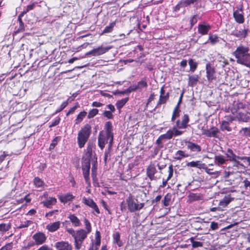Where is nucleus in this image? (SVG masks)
Listing matches in <instances>:
<instances>
[{"mask_svg":"<svg viewBox=\"0 0 250 250\" xmlns=\"http://www.w3.org/2000/svg\"><path fill=\"white\" fill-rule=\"evenodd\" d=\"M210 29L211 25L210 24L204 22L198 25V32L201 35H207Z\"/></svg>","mask_w":250,"mask_h":250,"instance_id":"obj_15","label":"nucleus"},{"mask_svg":"<svg viewBox=\"0 0 250 250\" xmlns=\"http://www.w3.org/2000/svg\"><path fill=\"white\" fill-rule=\"evenodd\" d=\"M31 221H26V222H24L23 223H22L20 225V226L19 227L20 229L28 227L31 223Z\"/></svg>","mask_w":250,"mask_h":250,"instance_id":"obj_61","label":"nucleus"},{"mask_svg":"<svg viewBox=\"0 0 250 250\" xmlns=\"http://www.w3.org/2000/svg\"><path fill=\"white\" fill-rule=\"evenodd\" d=\"M199 80L198 75H193L189 77L188 85L190 86H193L196 84Z\"/></svg>","mask_w":250,"mask_h":250,"instance_id":"obj_36","label":"nucleus"},{"mask_svg":"<svg viewBox=\"0 0 250 250\" xmlns=\"http://www.w3.org/2000/svg\"><path fill=\"white\" fill-rule=\"evenodd\" d=\"M112 48V46H108L106 47L99 46L97 48H94L92 50L87 52L86 53V55H92L93 56H100L105 53Z\"/></svg>","mask_w":250,"mask_h":250,"instance_id":"obj_10","label":"nucleus"},{"mask_svg":"<svg viewBox=\"0 0 250 250\" xmlns=\"http://www.w3.org/2000/svg\"><path fill=\"white\" fill-rule=\"evenodd\" d=\"M231 162L233 163V167H237L238 169L243 168L244 167V165L239 161L238 159H235V161H232Z\"/></svg>","mask_w":250,"mask_h":250,"instance_id":"obj_52","label":"nucleus"},{"mask_svg":"<svg viewBox=\"0 0 250 250\" xmlns=\"http://www.w3.org/2000/svg\"><path fill=\"white\" fill-rule=\"evenodd\" d=\"M90 168V163L89 159H85L82 162V170L83 174L85 183L86 184L90 185V181L89 178V171Z\"/></svg>","mask_w":250,"mask_h":250,"instance_id":"obj_7","label":"nucleus"},{"mask_svg":"<svg viewBox=\"0 0 250 250\" xmlns=\"http://www.w3.org/2000/svg\"><path fill=\"white\" fill-rule=\"evenodd\" d=\"M57 250H72V246L67 241H61L55 244Z\"/></svg>","mask_w":250,"mask_h":250,"instance_id":"obj_14","label":"nucleus"},{"mask_svg":"<svg viewBox=\"0 0 250 250\" xmlns=\"http://www.w3.org/2000/svg\"><path fill=\"white\" fill-rule=\"evenodd\" d=\"M68 104V101H66L63 102L60 106L58 107L56 110L55 111V113L53 114H57L58 113H59L61 111H62Z\"/></svg>","mask_w":250,"mask_h":250,"instance_id":"obj_50","label":"nucleus"},{"mask_svg":"<svg viewBox=\"0 0 250 250\" xmlns=\"http://www.w3.org/2000/svg\"><path fill=\"white\" fill-rule=\"evenodd\" d=\"M33 183L34 186L37 188H43L45 185L44 182L38 177L34 179Z\"/></svg>","mask_w":250,"mask_h":250,"instance_id":"obj_33","label":"nucleus"},{"mask_svg":"<svg viewBox=\"0 0 250 250\" xmlns=\"http://www.w3.org/2000/svg\"><path fill=\"white\" fill-rule=\"evenodd\" d=\"M57 202V199L54 197H49L48 199L42 202L44 206L47 208H50L52 205H55Z\"/></svg>","mask_w":250,"mask_h":250,"instance_id":"obj_31","label":"nucleus"},{"mask_svg":"<svg viewBox=\"0 0 250 250\" xmlns=\"http://www.w3.org/2000/svg\"><path fill=\"white\" fill-rule=\"evenodd\" d=\"M180 107L178 106V105H176L172 113V115L171 117L172 122H174V120L180 116Z\"/></svg>","mask_w":250,"mask_h":250,"instance_id":"obj_38","label":"nucleus"},{"mask_svg":"<svg viewBox=\"0 0 250 250\" xmlns=\"http://www.w3.org/2000/svg\"><path fill=\"white\" fill-rule=\"evenodd\" d=\"M233 16L236 22L243 23L244 22L245 18L242 7L238 8L237 9L234 11Z\"/></svg>","mask_w":250,"mask_h":250,"instance_id":"obj_12","label":"nucleus"},{"mask_svg":"<svg viewBox=\"0 0 250 250\" xmlns=\"http://www.w3.org/2000/svg\"><path fill=\"white\" fill-rule=\"evenodd\" d=\"M137 90H142L144 88L147 87V83L146 78H143L141 80L137 83L136 85H134Z\"/></svg>","mask_w":250,"mask_h":250,"instance_id":"obj_29","label":"nucleus"},{"mask_svg":"<svg viewBox=\"0 0 250 250\" xmlns=\"http://www.w3.org/2000/svg\"><path fill=\"white\" fill-rule=\"evenodd\" d=\"M103 115L109 119H111L113 117L112 112L110 111H104L103 113Z\"/></svg>","mask_w":250,"mask_h":250,"instance_id":"obj_59","label":"nucleus"},{"mask_svg":"<svg viewBox=\"0 0 250 250\" xmlns=\"http://www.w3.org/2000/svg\"><path fill=\"white\" fill-rule=\"evenodd\" d=\"M210 228L213 230L217 229H218V223L215 222H212L210 224Z\"/></svg>","mask_w":250,"mask_h":250,"instance_id":"obj_63","label":"nucleus"},{"mask_svg":"<svg viewBox=\"0 0 250 250\" xmlns=\"http://www.w3.org/2000/svg\"><path fill=\"white\" fill-rule=\"evenodd\" d=\"M248 46L240 45L233 52V55L236 59V62L247 67L250 68V53Z\"/></svg>","mask_w":250,"mask_h":250,"instance_id":"obj_1","label":"nucleus"},{"mask_svg":"<svg viewBox=\"0 0 250 250\" xmlns=\"http://www.w3.org/2000/svg\"><path fill=\"white\" fill-rule=\"evenodd\" d=\"M110 137L104 134V131L99 133L98 138V146L101 149H103L106 143H108V149L110 150L112 146L113 139L111 140Z\"/></svg>","mask_w":250,"mask_h":250,"instance_id":"obj_6","label":"nucleus"},{"mask_svg":"<svg viewBox=\"0 0 250 250\" xmlns=\"http://www.w3.org/2000/svg\"><path fill=\"white\" fill-rule=\"evenodd\" d=\"M128 99L127 98L122 99L121 100L118 101L116 104V107L118 109H120L128 101Z\"/></svg>","mask_w":250,"mask_h":250,"instance_id":"obj_44","label":"nucleus"},{"mask_svg":"<svg viewBox=\"0 0 250 250\" xmlns=\"http://www.w3.org/2000/svg\"><path fill=\"white\" fill-rule=\"evenodd\" d=\"M34 244L37 246L42 245L45 243L47 240L46 234L42 231L35 233L32 236Z\"/></svg>","mask_w":250,"mask_h":250,"instance_id":"obj_8","label":"nucleus"},{"mask_svg":"<svg viewBox=\"0 0 250 250\" xmlns=\"http://www.w3.org/2000/svg\"><path fill=\"white\" fill-rule=\"evenodd\" d=\"M188 63L190 66V70L194 72L197 68L198 63L192 59L189 60Z\"/></svg>","mask_w":250,"mask_h":250,"instance_id":"obj_43","label":"nucleus"},{"mask_svg":"<svg viewBox=\"0 0 250 250\" xmlns=\"http://www.w3.org/2000/svg\"><path fill=\"white\" fill-rule=\"evenodd\" d=\"M60 121L61 119L60 117H56L54 121L50 123L49 127L51 128L55 126H56L60 123Z\"/></svg>","mask_w":250,"mask_h":250,"instance_id":"obj_55","label":"nucleus"},{"mask_svg":"<svg viewBox=\"0 0 250 250\" xmlns=\"http://www.w3.org/2000/svg\"><path fill=\"white\" fill-rule=\"evenodd\" d=\"M13 247V244L10 242L6 244L4 246L2 247L0 250H12Z\"/></svg>","mask_w":250,"mask_h":250,"instance_id":"obj_53","label":"nucleus"},{"mask_svg":"<svg viewBox=\"0 0 250 250\" xmlns=\"http://www.w3.org/2000/svg\"><path fill=\"white\" fill-rule=\"evenodd\" d=\"M239 133L246 137H250V127L242 128Z\"/></svg>","mask_w":250,"mask_h":250,"instance_id":"obj_41","label":"nucleus"},{"mask_svg":"<svg viewBox=\"0 0 250 250\" xmlns=\"http://www.w3.org/2000/svg\"><path fill=\"white\" fill-rule=\"evenodd\" d=\"M37 250H52L51 248H50L48 246L46 245H43L40 247Z\"/></svg>","mask_w":250,"mask_h":250,"instance_id":"obj_64","label":"nucleus"},{"mask_svg":"<svg viewBox=\"0 0 250 250\" xmlns=\"http://www.w3.org/2000/svg\"><path fill=\"white\" fill-rule=\"evenodd\" d=\"M11 226L10 223L0 224V232L3 233L8 231L11 228Z\"/></svg>","mask_w":250,"mask_h":250,"instance_id":"obj_34","label":"nucleus"},{"mask_svg":"<svg viewBox=\"0 0 250 250\" xmlns=\"http://www.w3.org/2000/svg\"><path fill=\"white\" fill-rule=\"evenodd\" d=\"M104 130L105 131H104V134H105L106 135L109 137H110L111 138V140L113 139V134L112 133L113 126L112 123L108 121L105 123L104 125Z\"/></svg>","mask_w":250,"mask_h":250,"instance_id":"obj_19","label":"nucleus"},{"mask_svg":"<svg viewBox=\"0 0 250 250\" xmlns=\"http://www.w3.org/2000/svg\"><path fill=\"white\" fill-rule=\"evenodd\" d=\"M98 113V110L96 108H93L89 111L88 114L87 118L91 119L95 116Z\"/></svg>","mask_w":250,"mask_h":250,"instance_id":"obj_51","label":"nucleus"},{"mask_svg":"<svg viewBox=\"0 0 250 250\" xmlns=\"http://www.w3.org/2000/svg\"><path fill=\"white\" fill-rule=\"evenodd\" d=\"M68 218L70 220L72 225L75 227L81 226V223L79 219L74 214H70Z\"/></svg>","mask_w":250,"mask_h":250,"instance_id":"obj_28","label":"nucleus"},{"mask_svg":"<svg viewBox=\"0 0 250 250\" xmlns=\"http://www.w3.org/2000/svg\"><path fill=\"white\" fill-rule=\"evenodd\" d=\"M35 5H36V4L35 3H33L31 4L27 5L26 10L25 11H24L23 13H26L28 12V11L33 9L35 6Z\"/></svg>","mask_w":250,"mask_h":250,"instance_id":"obj_62","label":"nucleus"},{"mask_svg":"<svg viewBox=\"0 0 250 250\" xmlns=\"http://www.w3.org/2000/svg\"><path fill=\"white\" fill-rule=\"evenodd\" d=\"M188 201L189 202H192L196 201L203 200V196L201 193H190L188 196Z\"/></svg>","mask_w":250,"mask_h":250,"instance_id":"obj_21","label":"nucleus"},{"mask_svg":"<svg viewBox=\"0 0 250 250\" xmlns=\"http://www.w3.org/2000/svg\"><path fill=\"white\" fill-rule=\"evenodd\" d=\"M220 129L222 131H231V128L229 126V123L227 121H223L220 125Z\"/></svg>","mask_w":250,"mask_h":250,"instance_id":"obj_37","label":"nucleus"},{"mask_svg":"<svg viewBox=\"0 0 250 250\" xmlns=\"http://www.w3.org/2000/svg\"><path fill=\"white\" fill-rule=\"evenodd\" d=\"M127 208L130 212H134L141 210L145 206V203H140L137 199H135L132 196H129L125 200Z\"/></svg>","mask_w":250,"mask_h":250,"instance_id":"obj_4","label":"nucleus"},{"mask_svg":"<svg viewBox=\"0 0 250 250\" xmlns=\"http://www.w3.org/2000/svg\"><path fill=\"white\" fill-rule=\"evenodd\" d=\"M88 234V233L83 229H81L77 231V233L74 237V245L76 250H80L81 248L83 242L87 237Z\"/></svg>","mask_w":250,"mask_h":250,"instance_id":"obj_5","label":"nucleus"},{"mask_svg":"<svg viewBox=\"0 0 250 250\" xmlns=\"http://www.w3.org/2000/svg\"><path fill=\"white\" fill-rule=\"evenodd\" d=\"M186 145L187 146V148L188 149H189L191 152H199L201 151V147L199 145L192 142H186Z\"/></svg>","mask_w":250,"mask_h":250,"instance_id":"obj_18","label":"nucleus"},{"mask_svg":"<svg viewBox=\"0 0 250 250\" xmlns=\"http://www.w3.org/2000/svg\"><path fill=\"white\" fill-rule=\"evenodd\" d=\"M234 197H232L230 194L226 195L223 199L220 201L219 206L223 208L226 207L230 202L234 199Z\"/></svg>","mask_w":250,"mask_h":250,"instance_id":"obj_22","label":"nucleus"},{"mask_svg":"<svg viewBox=\"0 0 250 250\" xmlns=\"http://www.w3.org/2000/svg\"><path fill=\"white\" fill-rule=\"evenodd\" d=\"M169 97V94L167 93L165 95H160L158 104H164L166 103Z\"/></svg>","mask_w":250,"mask_h":250,"instance_id":"obj_45","label":"nucleus"},{"mask_svg":"<svg viewBox=\"0 0 250 250\" xmlns=\"http://www.w3.org/2000/svg\"><path fill=\"white\" fill-rule=\"evenodd\" d=\"M58 137H57L55 138L52 140V143H51L50 146H49V148L50 149H53L55 147V146L57 145V144L58 143Z\"/></svg>","mask_w":250,"mask_h":250,"instance_id":"obj_60","label":"nucleus"},{"mask_svg":"<svg viewBox=\"0 0 250 250\" xmlns=\"http://www.w3.org/2000/svg\"><path fill=\"white\" fill-rule=\"evenodd\" d=\"M171 198L172 195L169 193H167L165 196L163 200H162L164 206L167 207L169 205L170 202L171 200Z\"/></svg>","mask_w":250,"mask_h":250,"instance_id":"obj_39","label":"nucleus"},{"mask_svg":"<svg viewBox=\"0 0 250 250\" xmlns=\"http://www.w3.org/2000/svg\"><path fill=\"white\" fill-rule=\"evenodd\" d=\"M173 173V167L172 165H170L168 167V175L167 178V180H170L172 176Z\"/></svg>","mask_w":250,"mask_h":250,"instance_id":"obj_57","label":"nucleus"},{"mask_svg":"<svg viewBox=\"0 0 250 250\" xmlns=\"http://www.w3.org/2000/svg\"><path fill=\"white\" fill-rule=\"evenodd\" d=\"M87 112L85 111L81 112L78 115L75 120V124L76 125L79 124L82 122L83 118L86 116Z\"/></svg>","mask_w":250,"mask_h":250,"instance_id":"obj_35","label":"nucleus"},{"mask_svg":"<svg viewBox=\"0 0 250 250\" xmlns=\"http://www.w3.org/2000/svg\"><path fill=\"white\" fill-rule=\"evenodd\" d=\"M206 77L208 81L209 82H212L216 79V71L215 69L212 67L209 63H207L206 66Z\"/></svg>","mask_w":250,"mask_h":250,"instance_id":"obj_11","label":"nucleus"},{"mask_svg":"<svg viewBox=\"0 0 250 250\" xmlns=\"http://www.w3.org/2000/svg\"><path fill=\"white\" fill-rule=\"evenodd\" d=\"M97 163L94 162L92 164L91 175L93 178V182L95 183L96 179Z\"/></svg>","mask_w":250,"mask_h":250,"instance_id":"obj_46","label":"nucleus"},{"mask_svg":"<svg viewBox=\"0 0 250 250\" xmlns=\"http://www.w3.org/2000/svg\"><path fill=\"white\" fill-rule=\"evenodd\" d=\"M82 202L90 208L92 207V206L95 203L92 199L87 198L86 197L83 198Z\"/></svg>","mask_w":250,"mask_h":250,"instance_id":"obj_42","label":"nucleus"},{"mask_svg":"<svg viewBox=\"0 0 250 250\" xmlns=\"http://www.w3.org/2000/svg\"><path fill=\"white\" fill-rule=\"evenodd\" d=\"M91 132V126L86 124L78 132L77 143L79 147L81 148L84 147L87 142Z\"/></svg>","mask_w":250,"mask_h":250,"instance_id":"obj_2","label":"nucleus"},{"mask_svg":"<svg viewBox=\"0 0 250 250\" xmlns=\"http://www.w3.org/2000/svg\"><path fill=\"white\" fill-rule=\"evenodd\" d=\"M187 166L189 167H197L199 169H202V168H205V164L202 163L199 161H191L190 162H188L187 164Z\"/></svg>","mask_w":250,"mask_h":250,"instance_id":"obj_27","label":"nucleus"},{"mask_svg":"<svg viewBox=\"0 0 250 250\" xmlns=\"http://www.w3.org/2000/svg\"><path fill=\"white\" fill-rule=\"evenodd\" d=\"M248 34V29H244L241 30H236L233 31L231 35L240 39L245 38Z\"/></svg>","mask_w":250,"mask_h":250,"instance_id":"obj_23","label":"nucleus"},{"mask_svg":"<svg viewBox=\"0 0 250 250\" xmlns=\"http://www.w3.org/2000/svg\"><path fill=\"white\" fill-rule=\"evenodd\" d=\"M190 242L192 244V246L193 248H196L198 247H201L203 246V243L199 241H196L194 240V238L191 237L190 239Z\"/></svg>","mask_w":250,"mask_h":250,"instance_id":"obj_48","label":"nucleus"},{"mask_svg":"<svg viewBox=\"0 0 250 250\" xmlns=\"http://www.w3.org/2000/svg\"><path fill=\"white\" fill-rule=\"evenodd\" d=\"M247 113H244L242 112H238L237 113L236 118L239 121L243 122H248L250 120V117L247 115Z\"/></svg>","mask_w":250,"mask_h":250,"instance_id":"obj_26","label":"nucleus"},{"mask_svg":"<svg viewBox=\"0 0 250 250\" xmlns=\"http://www.w3.org/2000/svg\"><path fill=\"white\" fill-rule=\"evenodd\" d=\"M58 198L62 203L65 204L67 202L72 201L74 198V196L68 193L66 194L59 195Z\"/></svg>","mask_w":250,"mask_h":250,"instance_id":"obj_24","label":"nucleus"},{"mask_svg":"<svg viewBox=\"0 0 250 250\" xmlns=\"http://www.w3.org/2000/svg\"><path fill=\"white\" fill-rule=\"evenodd\" d=\"M199 19L198 15H194L192 16L190 19V22L191 26L192 27L195 23H197Z\"/></svg>","mask_w":250,"mask_h":250,"instance_id":"obj_54","label":"nucleus"},{"mask_svg":"<svg viewBox=\"0 0 250 250\" xmlns=\"http://www.w3.org/2000/svg\"><path fill=\"white\" fill-rule=\"evenodd\" d=\"M61 226V222L57 221L54 223H50L46 225V229L50 232H53L59 229Z\"/></svg>","mask_w":250,"mask_h":250,"instance_id":"obj_20","label":"nucleus"},{"mask_svg":"<svg viewBox=\"0 0 250 250\" xmlns=\"http://www.w3.org/2000/svg\"><path fill=\"white\" fill-rule=\"evenodd\" d=\"M184 131L178 130L176 128L169 129L166 133L161 135L156 141V144L159 146L160 148H162L164 146L162 142L165 140H170L173 136H178L182 135Z\"/></svg>","mask_w":250,"mask_h":250,"instance_id":"obj_3","label":"nucleus"},{"mask_svg":"<svg viewBox=\"0 0 250 250\" xmlns=\"http://www.w3.org/2000/svg\"><path fill=\"white\" fill-rule=\"evenodd\" d=\"M227 162V159L224 155L219 154H216L214 156V164L219 167H222Z\"/></svg>","mask_w":250,"mask_h":250,"instance_id":"obj_17","label":"nucleus"},{"mask_svg":"<svg viewBox=\"0 0 250 250\" xmlns=\"http://www.w3.org/2000/svg\"><path fill=\"white\" fill-rule=\"evenodd\" d=\"M189 121V116L188 114H184L181 120H178L176 122L175 125L172 128H176L178 130L186 129L188 126Z\"/></svg>","mask_w":250,"mask_h":250,"instance_id":"obj_9","label":"nucleus"},{"mask_svg":"<svg viewBox=\"0 0 250 250\" xmlns=\"http://www.w3.org/2000/svg\"><path fill=\"white\" fill-rule=\"evenodd\" d=\"M188 157V155L185 153L183 150H178L175 154L174 159L177 160H180L182 159Z\"/></svg>","mask_w":250,"mask_h":250,"instance_id":"obj_32","label":"nucleus"},{"mask_svg":"<svg viewBox=\"0 0 250 250\" xmlns=\"http://www.w3.org/2000/svg\"><path fill=\"white\" fill-rule=\"evenodd\" d=\"M218 132L219 130L216 127H212L208 129L202 130V134L209 137H216V135Z\"/></svg>","mask_w":250,"mask_h":250,"instance_id":"obj_16","label":"nucleus"},{"mask_svg":"<svg viewBox=\"0 0 250 250\" xmlns=\"http://www.w3.org/2000/svg\"><path fill=\"white\" fill-rule=\"evenodd\" d=\"M208 41L212 45H214L219 42L218 37L215 35H209Z\"/></svg>","mask_w":250,"mask_h":250,"instance_id":"obj_47","label":"nucleus"},{"mask_svg":"<svg viewBox=\"0 0 250 250\" xmlns=\"http://www.w3.org/2000/svg\"><path fill=\"white\" fill-rule=\"evenodd\" d=\"M84 223L85 227V229H86L85 231L87 233H89L91 231V230H92L90 222L86 218H84Z\"/></svg>","mask_w":250,"mask_h":250,"instance_id":"obj_49","label":"nucleus"},{"mask_svg":"<svg viewBox=\"0 0 250 250\" xmlns=\"http://www.w3.org/2000/svg\"><path fill=\"white\" fill-rule=\"evenodd\" d=\"M225 154L227 158L228 161H229L230 162L235 161V159H237L238 156L236 155L230 148H228Z\"/></svg>","mask_w":250,"mask_h":250,"instance_id":"obj_25","label":"nucleus"},{"mask_svg":"<svg viewBox=\"0 0 250 250\" xmlns=\"http://www.w3.org/2000/svg\"><path fill=\"white\" fill-rule=\"evenodd\" d=\"M116 24V21L110 23L109 25L106 26L103 31L102 34H106L111 32Z\"/></svg>","mask_w":250,"mask_h":250,"instance_id":"obj_40","label":"nucleus"},{"mask_svg":"<svg viewBox=\"0 0 250 250\" xmlns=\"http://www.w3.org/2000/svg\"><path fill=\"white\" fill-rule=\"evenodd\" d=\"M113 243L116 244L119 247L123 245L122 241L120 239V234L119 232H116L113 235Z\"/></svg>","mask_w":250,"mask_h":250,"instance_id":"obj_30","label":"nucleus"},{"mask_svg":"<svg viewBox=\"0 0 250 250\" xmlns=\"http://www.w3.org/2000/svg\"><path fill=\"white\" fill-rule=\"evenodd\" d=\"M157 172L155 165L152 163L148 165L146 169V175L151 181L156 180V177L155 174Z\"/></svg>","mask_w":250,"mask_h":250,"instance_id":"obj_13","label":"nucleus"},{"mask_svg":"<svg viewBox=\"0 0 250 250\" xmlns=\"http://www.w3.org/2000/svg\"><path fill=\"white\" fill-rule=\"evenodd\" d=\"M79 107V104L77 103L75 105L71 107L66 113V116H68L69 114H73L77 108Z\"/></svg>","mask_w":250,"mask_h":250,"instance_id":"obj_56","label":"nucleus"},{"mask_svg":"<svg viewBox=\"0 0 250 250\" xmlns=\"http://www.w3.org/2000/svg\"><path fill=\"white\" fill-rule=\"evenodd\" d=\"M197 0H182V3L185 6H188L190 4H193Z\"/></svg>","mask_w":250,"mask_h":250,"instance_id":"obj_58","label":"nucleus"}]
</instances>
